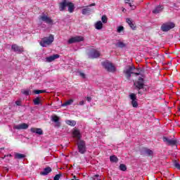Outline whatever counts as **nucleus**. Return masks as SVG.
Returning a JSON list of instances; mask_svg holds the SVG:
<instances>
[{"instance_id":"1","label":"nucleus","mask_w":180,"mask_h":180,"mask_svg":"<svg viewBox=\"0 0 180 180\" xmlns=\"http://www.w3.org/2000/svg\"><path fill=\"white\" fill-rule=\"evenodd\" d=\"M54 41V36L50 35L49 37H44L41 41L39 42L40 46L42 47H47V46H50L51 43Z\"/></svg>"},{"instance_id":"2","label":"nucleus","mask_w":180,"mask_h":180,"mask_svg":"<svg viewBox=\"0 0 180 180\" xmlns=\"http://www.w3.org/2000/svg\"><path fill=\"white\" fill-rule=\"evenodd\" d=\"M134 70H136L134 66H129L126 68L124 72L126 74L127 78H130V77H131V74H134V75H140V73L134 72Z\"/></svg>"},{"instance_id":"3","label":"nucleus","mask_w":180,"mask_h":180,"mask_svg":"<svg viewBox=\"0 0 180 180\" xmlns=\"http://www.w3.org/2000/svg\"><path fill=\"white\" fill-rule=\"evenodd\" d=\"M77 150L80 154H85L86 153V145L84 141H77Z\"/></svg>"},{"instance_id":"4","label":"nucleus","mask_w":180,"mask_h":180,"mask_svg":"<svg viewBox=\"0 0 180 180\" xmlns=\"http://www.w3.org/2000/svg\"><path fill=\"white\" fill-rule=\"evenodd\" d=\"M91 6H96L95 3L90 4L89 6H86L82 9V15H89V13H92L94 12V8H91Z\"/></svg>"},{"instance_id":"5","label":"nucleus","mask_w":180,"mask_h":180,"mask_svg":"<svg viewBox=\"0 0 180 180\" xmlns=\"http://www.w3.org/2000/svg\"><path fill=\"white\" fill-rule=\"evenodd\" d=\"M102 64L104 68H105V70H107V71L109 72H115V71H116V68H115L113 64L111 63L106 61L103 62Z\"/></svg>"},{"instance_id":"6","label":"nucleus","mask_w":180,"mask_h":180,"mask_svg":"<svg viewBox=\"0 0 180 180\" xmlns=\"http://www.w3.org/2000/svg\"><path fill=\"white\" fill-rule=\"evenodd\" d=\"M73 139H75L76 141H81V139H82V134H81V131L78 129H74L72 132Z\"/></svg>"},{"instance_id":"7","label":"nucleus","mask_w":180,"mask_h":180,"mask_svg":"<svg viewBox=\"0 0 180 180\" xmlns=\"http://www.w3.org/2000/svg\"><path fill=\"white\" fill-rule=\"evenodd\" d=\"M174 27H175V24L173 22H167L161 26V30L162 32H168V30H171V29H174Z\"/></svg>"},{"instance_id":"8","label":"nucleus","mask_w":180,"mask_h":180,"mask_svg":"<svg viewBox=\"0 0 180 180\" xmlns=\"http://www.w3.org/2000/svg\"><path fill=\"white\" fill-rule=\"evenodd\" d=\"M39 20L47 23L48 25H53V20L51 18L47 16L46 14H42L39 17Z\"/></svg>"},{"instance_id":"9","label":"nucleus","mask_w":180,"mask_h":180,"mask_svg":"<svg viewBox=\"0 0 180 180\" xmlns=\"http://www.w3.org/2000/svg\"><path fill=\"white\" fill-rule=\"evenodd\" d=\"M79 41H84V37L82 36H76L70 38L68 43V44H72L73 43H78Z\"/></svg>"},{"instance_id":"10","label":"nucleus","mask_w":180,"mask_h":180,"mask_svg":"<svg viewBox=\"0 0 180 180\" xmlns=\"http://www.w3.org/2000/svg\"><path fill=\"white\" fill-rule=\"evenodd\" d=\"M129 98L131 99V103L133 106V108H138L139 107V103H137V96L136 94H131L129 95Z\"/></svg>"},{"instance_id":"11","label":"nucleus","mask_w":180,"mask_h":180,"mask_svg":"<svg viewBox=\"0 0 180 180\" xmlns=\"http://www.w3.org/2000/svg\"><path fill=\"white\" fill-rule=\"evenodd\" d=\"M100 56H101V52H99V51H97L96 49H92L89 54V58H98V57H100Z\"/></svg>"},{"instance_id":"12","label":"nucleus","mask_w":180,"mask_h":180,"mask_svg":"<svg viewBox=\"0 0 180 180\" xmlns=\"http://www.w3.org/2000/svg\"><path fill=\"white\" fill-rule=\"evenodd\" d=\"M163 141L168 146H176L178 141L176 139H169L167 137H163Z\"/></svg>"},{"instance_id":"13","label":"nucleus","mask_w":180,"mask_h":180,"mask_svg":"<svg viewBox=\"0 0 180 180\" xmlns=\"http://www.w3.org/2000/svg\"><path fill=\"white\" fill-rule=\"evenodd\" d=\"M11 50L15 51V53H17L18 54H20V53H23V47L22 46H19L18 44H13L11 46Z\"/></svg>"},{"instance_id":"14","label":"nucleus","mask_w":180,"mask_h":180,"mask_svg":"<svg viewBox=\"0 0 180 180\" xmlns=\"http://www.w3.org/2000/svg\"><path fill=\"white\" fill-rule=\"evenodd\" d=\"M134 85L138 89H143L144 88V79L139 77V80L134 82Z\"/></svg>"},{"instance_id":"15","label":"nucleus","mask_w":180,"mask_h":180,"mask_svg":"<svg viewBox=\"0 0 180 180\" xmlns=\"http://www.w3.org/2000/svg\"><path fill=\"white\" fill-rule=\"evenodd\" d=\"M13 129L16 130H26V129H29V124L26 123H22L20 124L14 125Z\"/></svg>"},{"instance_id":"16","label":"nucleus","mask_w":180,"mask_h":180,"mask_svg":"<svg viewBox=\"0 0 180 180\" xmlns=\"http://www.w3.org/2000/svg\"><path fill=\"white\" fill-rule=\"evenodd\" d=\"M141 155H146L147 157H152V155L154 154L153 150L147 148H143L141 152Z\"/></svg>"},{"instance_id":"17","label":"nucleus","mask_w":180,"mask_h":180,"mask_svg":"<svg viewBox=\"0 0 180 180\" xmlns=\"http://www.w3.org/2000/svg\"><path fill=\"white\" fill-rule=\"evenodd\" d=\"M68 5V1L63 0L62 2L59 3V10L60 12L65 11V8H67Z\"/></svg>"},{"instance_id":"18","label":"nucleus","mask_w":180,"mask_h":180,"mask_svg":"<svg viewBox=\"0 0 180 180\" xmlns=\"http://www.w3.org/2000/svg\"><path fill=\"white\" fill-rule=\"evenodd\" d=\"M57 58H60V55L55 54V55L51 56L49 57H47L46 58V60L47 63H51V62L54 61V60H57Z\"/></svg>"},{"instance_id":"19","label":"nucleus","mask_w":180,"mask_h":180,"mask_svg":"<svg viewBox=\"0 0 180 180\" xmlns=\"http://www.w3.org/2000/svg\"><path fill=\"white\" fill-rule=\"evenodd\" d=\"M162 9H164V6H158L153 10V13H155L157 15V13H160V12L162 11Z\"/></svg>"},{"instance_id":"20","label":"nucleus","mask_w":180,"mask_h":180,"mask_svg":"<svg viewBox=\"0 0 180 180\" xmlns=\"http://www.w3.org/2000/svg\"><path fill=\"white\" fill-rule=\"evenodd\" d=\"M32 133H36L37 134H39V136H41L43 134V130L40 128H31Z\"/></svg>"},{"instance_id":"21","label":"nucleus","mask_w":180,"mask_h":180,"mask_svg":"<svg viewBox=\"0 0 180 180\" xmlns=\"http://www.w3.org/2000/svg\"><path fill=\"white\" fill-rule=\"evenodd\" d=\"M68 12H70V13H72V12H74V10L75 9V6H74V4L68 1Z\"/></svg>"},{"instance_id":"22","label":"nucleus","mask_w":180,"mask_h":180,"mask_svg":"<svg viewBox=\"0 0 180 180\" xmlns=\"http://www.w3.org/2000/svg\"><path fill=\"white\" fill-rule=\"evenodd\" d=\"M51 172V167H46L44 169V171L41 172V175H49L50 172Z\"/></svg>"},{"instance_id":"23","label":"nucleus","mask_w":180,"mask_h":180,"mask_svg":"<svg viewBox=\"0 0 180 180\" xmlns=\"http://www.w3.org/2000/svg\"><path fill=\"white\" fill-rule=\"evenodd\" d=\"M58 120H60V117H58L57 115L52 116V122L56 123V126H58V127H60V122H58Z\"/></svg>"},{"instance_id":"24","label":"nucleus","mask_w":180,"mask_h":180,"mask_svg":"<svg viewBox=\"0 0 180 180\" xmlns=\"http://www.w3.org/2000/svg\"><path fill=\"white\" fill-rule=\"evenodd\" d=\"M95 27L96 29H97V30H101V29L103 27V24H102V21H98L95 25Z\"/></svg>"},{"instance_id":"25","label":"nucleus","mask_w":180,"mask_h":180,"mask_svg":"<svg viewBox=\"0 0 180 180\" xmlns=\"http://www.w3.org/2000/svg\"><path fill=\"white\" fill-rule=\"evenodd\" d=\"M117 47H119L120 49H123L124 47H126V44H124V42L121 41H118L116 44Z\"/></svg>"},{"instance_id":"26","label":"nucleus","mask_w":180,"mask_h":180,"mask_svg":"<svg viewBox=\"0 0 180 180\" xmlns=\"http://www.w3.org/2000/svg\"><path fill=\"white\" fill-rule=\"evenodd\" d=\"M25 157H26V155H25L24 154H22V153H16L15 154V158H16L17 160H22V158H25Z\"/></svg>"},{"instance_id":"27","label":"nucleus","mask_w":180,"mask_h":180,"mask_svg":"<svg viewBox=\"0 0 180 180\" xmlns=\"http://www.w3.org/2000/svg\"><path fill=\"white\" fill-rule=\"evenodd\" d=\"M65 123L69 126H72V127H74L77 124V122H75V120H66Z\"/></svg>"},{"instance_id":"28","label":"nucleus","mask_w":180,"mask_h":180,"mask_svg":"<svg viewBox=\"0 0 180 180\" xmlns=\"http://www.w3.org/2000/svg\"><path fill=\"white\" fill-rule=\"evenodd\" d=\"M110 161L111 162H117L119 161V158H117L116 155H112L110 157Z\"/></svg>"},{"instance_id":"29","label":"nucleus","mask_w":180,"mask_h":180,"mask_svg":"<svg viewBox=\"0 0 180 180\" xmlns=\"http://www.w3.org/2000/svg\"><path fill=\"white\" fill-rule=\"evenodd\" d=\"M127 23H128L131 29H134V27H136L130 18H127Z\"/></svg>"},{"instance_id":"30","label":"nucleus","mask_w":180,"mask_h":180,"mask_svg":"<svg viewBox=\"0 0 180 180\" xmlns=\"http://www.w3.org/2000/svg\"><path fill=\"white\" fill-rule=\"evenodd\" d=\"M74 103V100L70 99L63 104V106H68Z\"/></svg>"},{"instance_id":"31","label":"nucleus","mask_w":180,"mask_h":180,"mask_svg":"<svg viewBox=\"0 0 180 180\" xmlns=\"http://www.w3.org/2000/svg\"><path fill=\"white\" fill-rule=\"evenodd\" d=\"M130 0H125V3L128 4V6H130L131 9H136V6L131 3H129Z\"/></svg>"},{"instance_id":"32","label":"nucleus","mask_w":180,"mask_h":180,"mask_svg":"<svg viewBox=\"0 0 180 180\" xmlns=\"http://www.w3.org/2000/svg\"><path fill=\"white\" fill-rule=\"evenodd\" d=\"M120 171H127V167H126V165L124 164H120Z\"/></svg>"},{"instance_id":"33","label":"nucleus","mask_w":180,"mask_h":180,"mask_svg":"<svg viewBox=\"0 0 180 180\" xmlns=\"http://www.w3.org/2000/svg\"><path fill=\"white\" fill-rule=\"evenodd\" d=\"M34 94L39 95V94H46V90H34Z\"/></svg>"},{"instance_id":"34","label":"nucleus","mask_w":180,"mask_h":180,"mask_svg":"<svg viewBox=\"0 0 180 180\" xmlns=\"http://www.w3.org/2000/svg\"><path fill=\"white\" fill-rule=\"evenodd\" d=\"M40 101H41L40 98L39 97H37L36 98H34L33 100L34 104V105H40Z\"/></svg>"},{"instance_id":"35","label":"nucleus","mask_w":180,"mask_h":180,"mask_svg":"<svg viewBox=\"0 0 180 180\" xmlns=\"http://www.w3.org/2000/svg\"><path fill=\"white\" fill-rule=\"evenodd\" d=\"M117 33H122V32H124V27L123 26H119L117 28Z\"/></svg>"},{"instance_id":"36","label":"nucleus","mask_w":180,"mask_h":180,"mask_svg":"<svg viewBox=\"0 0 180 180\" xmlns=\"http://www.w3.org/2000/svg\"><path fill=\"white\" fill-rule=\"evenodd\" d=\"M103 23H108V17L106 15H103L101 18Z\"/></svg>"},{"instance_id":"37","label":"nucleus","mask_w":180,"mask_h":180,"mask_svg":"<svg viewBox=\"0 0 180 180\" xmlns=\"http://www.w3.org/2000/svg\"><path fill=\"white\" fill-rule=\"evenodd\" d=\"M174 167L177 168V169L180 170V165L178 163V162H176V160L174 161Z\"/></svg>"},{"instance_id":"38","label":"nucleus","mask_w":180,"mask_h":180,"mask_svg":"<svg viewBox=\"0 0 180 180\" xmlns=\"http://www.w3.org/2000/svg\"><path fill=\"white\" fill-rule=\"evenodd\" d=\"M174 167L177 168V169L180 170V165L178 163V162H176V160L174 161Z\"/></svg>"},{"instance_id":"39","label":"nucleus","mask_w":180,"mask_h":180,"mask_svg":"<svg viewBox=\"0 0 180 180\" xmlns=\"http://www.w3.org/2000/svg\"><path fill=\"white\" fill-rule=\"evenodd\" d=\"M22 94H23V95H29V92L30 91L29 90H22L21 91Z\"/></svg>"},{"instance_id":"40","label":"nucleus","mask_w":180,"mask_h":180,"mask_svg":"<svg viewBox=\"0 0 180 180\" xmlns=\"http://www.w3.org/2000/svg\"><path fill=\"white\" fill-rule=\"evenodd\" d=\"M60 178H61V174H56L54 178H53V180H59Z\"/></svg>"},{"instance_id":"41","label":"nucleus","mask_w":180,"mask_h":180,"mask_svg":"<svg viewBox=\"0 0 180 180\" xmlns=\"http://www.w3.org/2000/svg\"><path fill=\"white\" fill-rule=\"evenodd\" d=\"M15 105H17V106H22V101L20 100L15 101Z\"/></svg>"},{"instance_id":"42","label":"nucleus","mask_w":180,"mask_h":180,"mask_svg":"<svg viewBox=\"0 0 180 180\" xmlns=\"http://www.w3.org/2000/svg\"><path fill=\"white\" fill-rule=\"evenodd\" d=\"M79 105H80V106H82L83 105H85V101H82L79 103Z\"/></svg>"},{"instance_id":"43","label":"nucleus","mask_w":180,"mask_h":180,"mask_svg":"<svg viewBox=\"0 0 180 180\" xmlns=\"http://www.w3.org/2000/svg\"><path fill=\"white\" fill-rule=\"evenodd\" d=\"M79 75H80V77H82V78H85V74L84 73L80 72Z\"/></svg>"},{"instance_id":"44","label":"nucleus","mask_w":180,"mask_h":180,"mask_svg":"<svg viewBox=\"0 0 180 180\" xmlns=\"http://www.w3.org/2000/svg\"><path fill=\"white\" fill-rule=\"evenodd\" d=\"M86 99H87V101L88 102H91V101H92V98H91V97H86Z\"/></svg>"},{"instance_id":"45","label":"nucleus","mask_w":180,"mask_h":180,"mask_svg":"<svg viewBox=\"0 0 180 180\" xmlns=\"http://www.w3.org/2000/svg\"><path fill=\"white\" fill-rule=\"evenodd\" d=\"M73 178H74L73 179H76L77 180V176H74Z\"/></svg>"},{"instance_id":"46","label":"nucleus","mask_w":180,"mask_h":180,"mask_svg":"<svg viewBox=\"0 0 180 180\" xmlns=\"http://www.w3.org/2000/svg\"><path fill=\"white\" fill-rule=\"evenodd\" d=\"M7 157H12V155H7Z\"/></svg>"},{"instance_id":"47","label":"nucleus","mask_w":180,"mask_h":180,"mask_svg":"<svg viewBox=\"0 0 180 180\" xmlns=\"http://www.w3.org/2000/svg\"><path fill=\"white\" fill-rule=\"evenodd\" d=\"M138 94H141V91H139Z\"/></svg>"},{"instance_id":"48","label":"nucleus","mask_w":180,"mask_h":180,"mask_svg":"<svg viewBox=\"0 0 180 180\" xmlns=\"http://www.w3.org/2000/svg\"><path fill=\"white\" fill-rule=\"evenodd\" d=\"M72 180H75V179H72Z\"/></svg>"},{"instance_id":"49","label":"nucleus","mask_w":180,"mask_h":180,"mask_svg":"<svg viewBox=\"0 0 180 180\" xmlns=\"http://www.w3.org/2000/svg\"><path fill=\"white\" fill-rule=\"evenodd\" d=\"M96 176H98V175H96Z\"/></svg>"}]
</instances>
